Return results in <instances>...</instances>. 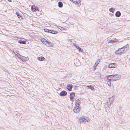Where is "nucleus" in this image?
I'll list each match as a JSON object with an SVG mask.
<instances>
[{"mask_svg":"<svg viewBox=\"0 0 130 130\" xmlns=\"http://www.w3.org/2000/svg\"><path fill=\"white\" fill-rule=\"evenodd\" d=\"M106 103L107 107H109L112 103H111L110 100L108 99L106 101Z\"/></svg>","mask_w":130,"mask_h":130,"instance_id":"9","label":"nucleus"},{"mask_svg":"<svg viewBox=\"0 0 130 130\" xmlns=\"http://www.w3.org/2000/svg\"><path fill=\"white\" fill-rule=\"evenodd\" d=\"M108 79L107 82V84L109 86H111V79Z\"/></svg>","mask_w":130,"mask_h":130,"instance_id":"17","label":"nucleus"},{"mask_svg":"<svg viewBox=\"0 0 130 130\" xmlns=\"http://www.w3.org/2000/svg\"><path fill=\"white\" fill-rule=\"evenodd\" d=\"M31 9L32 11L33 12H35L37 11H38V8L37 6H34V7L32 6Z\"/></svg>","mask_w":130,"mask_h":130,"instance_id":"7","label":"nucleus"},{"mask_svg":"<svg viewBox=\"0 0 130 130\" xmlns=\"http://www.w3.org/2000/svg\"><path fill=\"white\" fill-rule=\"evenodd\" d=\"M58 7L60 8L62 7L63 6V4L61 2H59L58 3Z\"/></svg>","mask_w":130,"mask_h":130,"instance_id":"22","label":"nucleus"},{"mask_svg":"<svg viewBox=\"0 0 130 130\" xmlns=\"http://www.w3.org/2000/svg\"><path fill=\"white\" fill-rule=\"evenodd\" d=\"M15 56H16L18 57L20 59L21 58L22 56L20 55L19 53H17V54H15Z\"/></svg>","mask_w":130,"mask_h":130,"instance_id":"23","label":"nucleus"},{"mask_svg":"<svg viewBox=\"0 0 130 130\" xmlns=\"http://www.w3.org/2000/svg\"><path fill=\"white\" fill-rule=\"evenodd\" d=\"M80 0H77L76 1V3L79 4L80 3Z\"/></svg>","mask_w":130,"mask_h":130,"instance_id":"33","label":"nucleus"},{"mask_svg":"<svg viewBox=\"0 0 130 130\" xmlns=\"http://www.w3.org/2000/svg\"><path fill=\"white\" fill-rule=\"evenodd\" d=\"M41 41L42 43L46 45L48 47L52 46H53V45L51 44L50 42L47 41L45 39H43L41 40Z\"/></svg>","mask_w":130,"mask_h":130,"instance_id":"1","label":"nucleus"},{"mask_svg":"<svg viewBox=\"0 0 130 130\" xmlns=\"http://www.w3.org/2000/svg\"><path fill=\"white\" fill-rule=\"evenodd\" d=\"M108 100H110V102H111V103H112L113 102L114 100V99L112 97L110 98H109L108 99Z\"/></svg>","mask_w":130,"mask_h":130,"instance_id":"28","label":"nucleus"},{"mask_svg":"<svg viewBox=\"0 0 130 130\" xmlns=\"http://www.w3.org/2000/svg\"><path fill=\"white\" fill-rule=\"evenodd\" d=\"M120 78L119 76L117 74L115 75V77L113 79V80L114 81H116L118 80Z\"/></svg>","mask_w":130,"mask_h":130,"instance_id":"13","label":"nucleus"},{"mask_svg":"<svg viewBox=\"0 0 130 130\" xmlns=\"http://www.w3.org/2000/svg\"><path fill=\"white\" fill-rule=\"evenodd\" d=\"M9 2H10L11 1V0H7Z\"/></svg>","mask_w":130,"mask_h":130,"instance_id":"35","label":"nucleus"},{"mask_svg":"<svg viewBox=\"0 0 130 130\" xmlns=\"http://www.w3.org/2000/svg\"><path fill=\"white\" fill-rule=\"evenodd\" d=\"M115 76V75H111L107 76V79H111V80L112 79L113 80V79L114 78Z\"/></svg>","mask_w":130,"mask_h":130,"instance_id":"10","label":"nucleus"},{"mask_svg":"<svg viewBox=\"0 0 130 130\" xmlns=\"http://www.w3.org/2000/svg\"><path fill=\"white\" fill-rule=\"evenodd\" d=\"M70 1H72L73 3H74L75 4L76 3L77 0H70Z\"/></svg>","mask_w":130,"mask_h":130,"instance_id":"31","label":"nucleus"},{"mask_svg":"<svg viewBox=\"0 0 130 130\" xmlns=\"http://www.w3.org/2000/svg\"><path fill=\"white\" fill-rule=\"evenodd\" d=\"M126 51V50H124V49L122 47L119 48L115 52V53H117L118 54H120L122 53H124Z\"/></svg>","mask_w":130,"mask_h":130,"instance_id":"2","label":"nucleus"},{"mask_svg":"<svg viewBox=\"0 0 130 130\" xmlns=\"http://www.w3.org/2000/svg\"><path fill=\"white\" fill-rule=\"evenodd\" d=\"M60 27L61 28V29H60L61 30H63L64 29V28H63V27Z\"/></svg>","mask_w":130,"mask_h":130,"instance_id":"34","label":"nucleus"},{"mask_svg":"<svg viewBox=\"0 0 130 130\" xmlns=\"http://www.w3.org/2000/svg\"><path fill=\"white\" fill-rule=\"evenodd\" d=\"M72 85L68 84L67 87V88L69 91H71L72 90Z\"/></svg>","mask_w":130,"mask_h":130,"instance_id":"12","label":"nucleus"},{"mask_svg":"<svg viewBox=\"0 0 130 130\" xmlns=\"http://www.w3.org/2000/svg\"><path fill=\"white\" fill-rule=\"evenodd\" d=\"M75 96V93L74 92H71L70 95V100L72 101V99L73 97Z\"/></svg>","mask_w":130,"mask_h":130,"instance_id":"11","label":"nucleus"},{"mask_svg":"<svg viewBox=\"0 0 130 130\" xmlns=\"http://www.w3.org/2000/svg\"><path fill=\"white\" fill-rule=\"evenodd\" d=\"M16 14L18 18H21L22 19H23V18H22V16H21L20 14L19 13L17 12H16Z\"/></svg>","mask_w":130,"mask_h":130,"instance_id":"25","label":"nucleus"},{"mask_svg":"<svg viewBox=\"0 0 130 130\" xmlns=\"http://www.w3.org/2000/svg\"><path fill=\"white\" fill-rule=\"evenodd\" d=\"M115 9L112 8H110L109 9V11L110 12L113 13L114 12Z\"/></svg>","mask_w":130,"mask_h":130,"instance_id":"27","label":"nucleus"},{"mask_svg":"<svg viewBox=\"0 0 130 130\" xmlns=\"http://www.w3.org/2000/svg\"><path fill=\"white\" fill-rule=\"evenodd\" d=\"M75 47L78 50L79 52H83V49L78 46L77 45H75Z\"/></svg>","mask_w":130,"mask_h":130,"instance_id":"14","label":"nucleus"},{"mask_svg":"<svg viewBox=\"0 0 130 130\" xmlns=\"http://www.w3.org/2000/svg\"><path fill=\"white\" fill-rule=\"evenodd\" d=\"M67 94V93L66 91H62L60 93L59 95L61 96H63L66 95Z\"/></svg>","mask_w":130,"mask_h":130,"instance_id":"6","label":"nucleus"},{"mask_svg":"<svg viewBox=\"0 0 130 130\" xmlns=\"http://www.w3.org/2000/svg\"><path fill=\"white\" fill-rule=\"evenodd\" d=\"M100 62V60H99V59L98 60L96 61L95 63V65H96V66Z\"/></svg>","mask_w":130,"mask_h":130,"instance_id":"29","label":"nucleus"},{"mask_svg":"<svg viewBox=\"0 0 130 130\" xmlns=\"http://www.w3.org/2000/svg\"><path fill=\"white\" fill-rule=\"evenodd\" d=\"M75 105H79V106L80 103V101L78 99L76 100L75 101Z\"/></svg>","mask_w":130,"mask_h":130,"instance_id":"15","label":"nucleus"},{"mask_svg":"<svg viewBox=\"0 0 130 130\" xmlns=\"http://www.w3.org/2000/svg\"><path fill=\"white\" fill-rule=\"evenodd\" d=\"M117 64L115 63L109 64L108 66V67L110 68H115L117 67Z\"/></svg>","mask_w":130,"mask_h":130,"instance_id":"5","label":"nucleus"},{"mask_svg":"<svg viewBox=\"0 0 130 130\" xmlns=\"http://www.w3.org/2000/svg\"><path fill=\"white\" fill-rule=\"evenodd\" d=\"M86 117H81L80 119V123H85L86 122H88V121L86 118Z\"/></svg>","mask_w":130,"mask_h":130,"instance_id":"4","label":"nucleus"},{"mask_svg":"<svg viewBox=\"0 0 130 130\" xmlns=\"http://www.w3.org/2000/svg\"><path fill=\"white\" fill-rule=\"evenodd\" d=\"M38 59L39 61H42L44 60L45 58L44 57L41 56L38 57Z\"/></svg>","mask_w":130,"mask_h":130,"instance_id":"19","label":"nucleus"},{"mask_svg":"<svg viewBox=\"0 0 130 130\" xmlns=\"http://www.w3.org/2000/svg\"><path fill=\"white\" fill-rule=\"evenodd\" d=\"M74 44V45L75 46V45H76V44Z\"/></svg>","mask_w":130,"mask_h":130,"instance_id":"36","label":"nucleus"},{"mask_svg":"<svg viewBox=\"0 0 130 130\" xmlns=\"http://www.w3.org/2000/svg\"><path fill=\"white\" fill-rule=\"evenodd\" d=\"M18 42L20 44H25L26 43V41H22V40H19Z\"/></svg>","mask_w":130,"mask_h":130,"instance_id":"21","label":"nucleus"},{"mask_svg":"<svg viewBox=\"0 0 130 130\" xmlns=\"http://www.w3.org/2000/svg\"><path fill=\"white\" fill-rule=\"evenodd\" d=\"M129 47V45H128V44H127L122 47L124 49V50H126L125 48H128Z\"/></svg>","mask_w":130,"mask_h":130,"instance_id":"26","label":"nucleus"},{"mask_svg":"<svg viewBox=\"0 0 130 130\" xmlns=\"http://www.w3.org/2000/svg\"><path fill=\"white\" fill-rule=\"evenodd\" d=\"M58 31H55L53 30H50V33L52 34H57L58 33Z\"/></svg>","mask_w":130,"mask_h":130,"instance_id":"18","label":"nucleus"},{"mask_svg":"<svg viewBox=\"0 0 130 130\" xmlns=\"http://www.w3.org/2000/svg\"><path fill=\"white\" fill-rule=\"evenodd\" d=\"M79 105H75V107L73 109L74 112L76 113H79L80 108Z\"/></svg>","mask_w":130,"mask_h":130,"instance_id":"3","label":"nucleus"},{"mask_svg":"<svg viewBox=\"0 0 130 130\" xmlns=\"http://www.w3.org/2000/svg\"><path fill=\"white\" fill-rule=\"evenodd\" d=\"M118 40L117 39H115L113 40H109V43H112L113 42H116Z\"/></svg>","mask_w":130,"mask_h":130,"instance_id":"20","label":"nucleus"},{"mask_svg":"<svg viewBox=\"0 0 130 130\" xmlns=\"http://www.w3.org/2000/svg\"><path fill=\"white\" fill-rule=\"evenodd\" d=\"M28 59V57H25L24 56H22V57H21V59L22 61H25L27 60Z\"/></svg>","mask_w":130,"mask_h":130,"instance_id":"8","label":"nucleus"},{"mask_svg":"<svg viewBox=\"0 0 130 130\" xmlns=\"http://www.w3.org/2000/svg\"><path fill=\"white\" fill-rule=\"evenodd\" d=\"M78 89L77 86H75L74 87V89L75 90H77Z\"/></svg>","mask_w":130,"mask_h":130,"instance_id":"32","label":"nucleus"},{"mask_svg":"<svg viewBox=\"0 0 130 130\" xmlns=\"http://www.w3.org/2000/svg\"><path fill=\"white\" fill-rule=\"evenodd\" d=\"M121 15V13L119 11H117L115 13V16L117 17H119Z\"/></svg>","mask_w":130,"mask_h":130,"instance_id":"16","label":"nucleus"},{"mask_svg":"<svg viewBox=\"0 0 130 130\" xmlns=\"http://www.w3.org/2000/svg\"><path fill=\"white\" fill-rule=\"evenodd\" d=\"M44 30L45 32H47L50 33V30L46 28H45L44 29Z\"/></svg>","mask_w":130,"mask_h":130,"instance_id":"30","label":"nucleus"},{"mask_svg":"<svg viewBox=\"0 0 130 130\" xmlns=\"http://www.w3.org/2000/svg\"><path fill=\"white\" fill-rule=\"evenodd\" d=\"M87 87L88 88L92 90H93L94 88L93 86L92 85L88 86H87Z\"/></svg>","mask_w":130,"mask_h":130,"instance_id":"24","label":"nucleus"}]
</instances>
